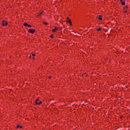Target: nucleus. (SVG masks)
Returning <instances> with one entry per match:
<instances>
[{
  "mask_svg": "<svg viewBox=\"0 0 130 130\" xmlns=\"http://www.w3.org/2000/svg\"><path fill=\"white\" fill-rule=\"evenodd\" d=\"M43 24H44L45 25H48V23L45 22H43Z\"/></svg>",
  "mask_w": 130,
  "mask_h": 130,
  "instance_id": "9b49d317",
  "label": "nucleus"
},
{
  "mask_svg": "<svg viewBox=\"0 0 130 130\" xmlns=\"http://www.w3.org/2000/svg\"><path fill=\"white\" fill-rule=\"evenodd\" d=\"M2 25L4 26V27H6V26L8 25V22L6 21H3L2 22Z\"/></svg>",
  "mask_w": 130,
  "mask_h": 130,
  "instance_id": "f257e3e1",
  "label": "nucleus"
},
{
  "mask_svg": "<svg viewBox=\"0 0 130 130\" xmlns=\"http://www.w3.org/2000/svg\"><path fill=\"white\" fill-rule=\"evenodd\" d=\"M42 103V101L38 102V103H36V104H38V105H40Z\"/></svg>",
  "mask_w": 130,
  "mask_h": 130,
  "instance_id": "0eeeda50",
  "label": "nucleus"
},
{
  "mask_svg": "<svg viewBox=\"0 0 130 130\" xmlns=\"http://www.w3.org/2000/svg\"><path fill=\"white\" fill-rule=\"evenodd\" d=\"M31 55H32L33 56H35V54H31Z\"/></svg>",
  "mask_w": 130,
  "mask_h": 130,
  "instance_id": "dca6fc26",
  "label": "nucleus"
},
{
  "mask_svg": "<svg viewBox=\"0 0 130 130\" xmlns=\"http://www.w3.org/2000/svg\"><path fill=\"white\" fill-rule=\"evenodd\" d=\"M23 25H24V26H25V27H28V23H26V22H24V23H23Z\"/></svg>",
  "mask_w": 130,
  "mask_h": 130,
  "instance_id": "423d86ee",
  "label": "nucleus"
},
{
  "mask_svg": "<svg viewBox=\"0 0 130 130\" xmlns=\"http://www.w3.org/2000/svg\"><path fill=\"white\" fill-rule=\"evenodd\" d=\"M68 20H70V18L68 17L67 18Z\"/></svg>",
  "mask_w": 130,
  "mask_h": 130,
  "instance_id": "a211bd4d",
  "label": "nucleus"
},
{
  "mask_svg": "<svg viewBox=\"0 0 130 130\" xmlns=\"http://www.w3.org/2000/svg\"><path fill=\"white\" fill-rule=\"evenodd\" d=\"M125 9H127V6H126L125 7Z\"/></svg>",
  "mask_w": 130,
  "mask_h": 130,
  "instance_id": "f3484780",
  "label": "nucleus"
},
{
  "mask_svg": "<svg viewBox=\"0 0 130 130\" xmlns=\"http://www.w3.org/2000/svg\"><path fill=\"white\" fill-rule=\"evenodd\" d=\"M50 37H51V38H53V35H51L50 36Z\"/></svg>",
  "mask_w": 130,
  "mask_h": 130,
  "instance_id": "4468645a",
  "label": "nucleus"
},
{
  "mask_svg": "<svg viewBox=\"0 0 130 130\" xmlns=\"http://www.w3.org/2000/svg\"><path fill=\"white\" fill-rule=\"evenodd\" d=\"M39 101V99H37L36 101H35V103H38Z\"/></svg>",
  "mask_w": 130,
  "mask_h": 130,
  "instance_id": "9d476101",
  "label": "nucleus"
},
{
  "mask_svg": "<svg viewBox=\"0 0 130 130\" xmlns=\"http://www.w3.org/2000/svg\"><path fill=\"white\" fill-rule=\"evenodd\" d=\"M120 2L122 6H124L125 5V0H120Z\"/></svg>",
  "mask_w": 130,
  "mask_h": 130,
  "instance_id": "7ed1b4c3",
  "label": "nucleus"
},
{
  "mask_svg": "<svg viewBox=\"0 0 130 130\" xmlns=\"http://www.w3.org/2000/svg\"><path fill=\"white\" fill-rule=\"evenodd\" d=\"M67 23H70V25L72 26V20L71 19H69Z\"/></svg>",
  "mask_w": 130,
  "mask_h": 130,
  "instance_id": "39448f33",
  "label": "nucleus"
},
{
  "mask_svg": "<svg viewBox=\"0 0 130 130\" xmlns=\"http://www.w3.org/2000/svg\"><path fill=\"white\" fill-rule=\"evenodd\" d=\"M101 17V15H100L99 17V20H100V21H102V17Z\"/></svg>",
  "mask_w": 130,
  "mask_h": 130,
  "instance_id": "6e6552de",
  "label": "nucleus"
},
{
  "mask_svg": "<svg viewBox=\"0 0 130 130\" xmlns=\"http://www.w3.org/2000/svg\"><path fill=\"white\" fill-rule=\"evenodd\" d=\"M19 127H20V128H22V127L20 125H17V128H19Z\"/></svg>",
  "mask_w": 130,
  "mask_h": 130,
  "instance_id": "1a4fd4ad",
  "label": "nucleus"
},
{
  "mask_svg": "<svg viewBox=\"0 0 130 130\" xmlns=\"http://www.w3.org/2000/svg\"><path fill=\"white\" fill-rule=\"evenodd\" d=\"M42 15V13L39 14V16H41Z\"/></svg>",
  "mask_w": 130,
  "mask_h": 130,
  "instance_id": "2eb2a0df",
  "label": "nucleus"
},
{
  "mask_svg": "<svg viewBox=\"0 0 130 130\" xmlns=\"http://www.w3.org/2000/svg\"><path fill=\"white\" fill-rule=\"evenodd\" d=\"M30 58H31V56H29Z\"/></svg>",
  "mask_w": 130,
  "mask_h": 130,
  "instance_id": "412c9836",
  "label": "nucleus"
},
{
  "mask_svg": "<svg viewBox=\"0 0 130 130\" xmlns=\"http://www.w3.org/2000/svg\"><path fill=\"white\" fill-rule=\"evenodd\" d=\"M51 78V77H50V76L49 77V79H50Z\"/></svg>",
  "mask_w": 130,
  "mask_h": 130,
  "instance_id": "6ab92c4d",
  "label": "nucleus"
},
{
  "mask_svg": "<svg viewBox=\"0 0 130 130\" xmlns=\"http://www.w3.org/2000/svg\"><path fill=\"white\" fill-rule=\"evenodd\" d=\"M32 58H33V59H34V57H33Z\"/></svg>",
  "mask_w": 130,
  "mask_h": 130,
  "instance_id": "4be33fe9",
  "label": "nucleus"
},
{
  "mask_svg": "<svg viewBox=\"0 0 130 130\" xmlns=\"http://www.w3.org/2000/svg\"><path fill=\"white\" fill-rule=\"evenodd\" d=\"M56 30H58V28H57V27H55L54 29H52V31L53 32H56Z\"/></svg>",
  "mask_w": 130,
  "mask_h": 130,
  "instance_id": "20e7f679",
  "label": "nucleus"
},
{
  "mask_svg": "<svg viewBox=\"0 0 130 130\" xmlns=\"http://www.w3.org/2000/svg\"><path fill=\"white\" fill-rule=\"evenodd\" d=\"M28 32H29V33H31V34H33V33H34V32H35V29H29L28 30Z\"/></svg>",
  "mask_w": 130,
  "mask_h": 130,
  "instance_id": "f03ea898",
  "label": "nucleus"
},
{
  "mask_svg": "<svg viewBox=\"0 0 130 130\" xmlns=\"http://www.w3.org/2000/svg\"><path fill=\"white\" fill-rule=\"evenodd\" d=\"M27 27H29V28H31V27H32V26H31V25L28 24Z\"/></svg>",
  "mask_w": 130,
  "mask_h": 130,
  "instance_id": "ddd939ff",
  "label": "nucleus"
},
{
  "mask_svg": "<svg viewBox=\"0 0 130 130\" xmlns=\"http://www.w3.org/2000/svg\"><path fill=\"white\" fill-rule=\"evenodd\" d=\"M124 13H126V11H124Z\"/></svg>",
  "mask_w": 130,
  "mask_h": 130,
  "instance_id": "aec40b11",
  "label": "nucleus"
},
{
  "mask_svg": "<svg viewBox=\"0 0 130 130\" xmlns=\"http://www.w3.org/2000/svg\"><path fill=\"white\" fill-rule=\"evenodd\" d=\"M98 31H101V28H99L97 29Z\"/></svg>",
  "mask_w": 130,
  "mask_h": 130,
  "instance_id": "f8f14e48",
  "label": "nucleus"
}]
</instances>
